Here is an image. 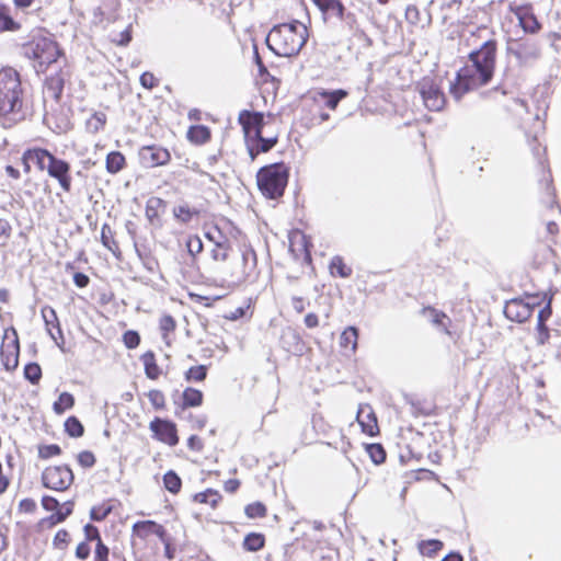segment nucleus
<instances>
[{
	"mask_svg": "<svg viewBox=\"0 0 561 561\" xmlns=\"http://www.w3.org/2000/svg\"><path fill=\"white\" fill-rule=\"evenodd\" d=\"M126 159L119 151H111L106 156L105 168L111 174H116L124 169Z\"/></svg>",
	"mask_w": 561,
	"mask_h": 561,
	"instance_id": "obj_24",
	"label": "nucleus"
},
{
	"mask_svg": "<svg viewBox=\"0 0 561 561\" xmlns=\"http://www.w3.org/2000/svg\"><path fill=\"white\" fill-rule=\"evenodd\" d=\"M111 511V506L92 507L90 511V517L92 520L101 522L110 515Z\"/></svg>",
	"mask_w": 561,
	"mask_h": 561,
	"instance_id": "obj_49",
	"label": "nucleus"
},
{
	"mask_svg": "<svg viewBox=\"0 0 561 561\" xmlns=\"http://www.w3.org/2000/svg\"><path fill=\"white\" fill-rule=\"evenodd\" d=\"M289 250L294 257L298 261L305 262L307 265L312 267V255L311 248L312 241L301 231H296L290 236Z\"/></svg>",
	"mask_w": 561,
	"mask_h": 561,
	"instance_id": "obj_11",
	"label": "nucleus"
},
{
	"mask_svg": "<svg viewBox=\"0 0 561 561\" xmlns=\"http://www.w3.org/2000/svg\"><path fill=\"white\" fill-rule=\"evenodd\" d=\"M133 529L134 533L140 538H146L150 534H154L160 538H162L164 535V528L153 520L137 522L134 524Z\"/></svg>",
	"mask_w": 561,
	"mask_h": 561,
	"instance_id": "obj_22",
	"label": "nucleus"
},
{
	"mask_svg": "<svg viewBox=\"0 0 561 561\" xmlns=\"http://www.w3.org/2000/svg\"><path fill=\"white\" fill-rule=\"evenodd\" d=\"M173 214L175 218L186 224L191 221L194 213L187 206L180 205L173 209Z\"/></svg>",
	"mask_w": 561,
	"mask_h": 561,
	"instance_id": "obj_47",
	"label": "nucleus"
},
{
	"mask_svg": "<svg viewBox=\"0 0 561 561\" xmlns=\"http://www.w3.org/2000/svg\"><path fill=\"white\" fill-rule=\"evenodd\" d=\"M366 450L374 463L380 465L386 460V451L380 444H369Z\"/></svg>",
	"mask_w": 561,
	"mask_h": 561,
	"instance_id": "obj_39",
	"label": "nucleus"
},
{
	"mask_svg": "<svg viewBox=\"0 0 561 561\" xmlns=\"http://www.w3.org/2000/svg\"><path fill=\"white\" fill-rule=\"evenodd\" d=\"M533 312L534 306L517 298L507 301L504 307L505 317L511 321L519 323L528 320Z\"/></svg>",
	"mask_w": 561,
	"mask_h": 561,
	"instance_id": "obj_15",
	"label": "nucleus"
},
{
	"mask_svg": "<svg viewBox=\"0 0 561 561\" xmlns=\"http://www.w3.org/2000/svg\"><path fill=\"white\" fill-rule=\"evenodd\" d=\"M21 25L10 16V9L0 4V33L4 31H18Z\"/></svg>",
	"mask_w": 561,
	"mask_h": 561,
	"instance_id": "obj_28",
	"label": "nucleus"
},
{
	"mask_svg": "<svg viewBox=\"0 0 561 561\" xmlns=\"http://www.w3.org/2000/svg\"><path fill=\"white\" fill-rule=\"evenodd\" d=\"M307 37L306 25L299 21H293L274 26L266 37V44L277 56L290 57L300 51Z\"/></svg>",
	"mask_w": 561,
	"mask_h": 561,
	"instance_id": "obj_3",
	"label": "nucleus"
},
{
	"mask_svg": "<svg viewBox=\"0 0 561 561\" xmlns=\"http://www.w3.org/2000/svg\"><path fill=\"white\" fill-rule=\"evenodd\" d=\"M194 500L199 503L209 504L213 508L217 506L218 502L221 500V495L218 491L213 489H208L204 492L196 493L194 495Z\"/></svg>",
	"mask_w": 561,
	"mask_h": 561,
	"instance_id": "obj_33",
	"label": "nucleus"
},
{
	"mask_svg": "<svg viewBox=\"0 0 561 561\" xmlns=\"http://www.w3.org/2000/svg\"><path fill=\"white\" fill-rule=\"evenodd\" d=\"M123 342L127 348H136L140 343V335L137 331L128 330L123 334Z\"/></svg>",
	"mask_w": 561,
	"mask_h": 561,
	"instance_id": "obj_45",
	"label": "nucleus"
},
{
	"mask_svg": "<svg viewBox=\"0 0 561 561\" xmlns=\"http://www.w3.org/2000/svg\"><path fill=\"white\" fill-rule=\"evenodd\" d=\"M141 359H142V363L145 366L146 376L149 379H153V380L157 379L160 375V368L156 363V357H154L153 352L148 351L147 353H145L141 356Z\"/></svg>",
	"mask_w": 561,
	"mask_h": 561,
	"instance_id": "obj_27",
	"label": "nucleus"
},
{
	"mask_svg": "<svg viewBox=\"0 0 561 561\" xmlns=\"http://www.w3.org/2000/svg\"><path fill=\"white\" fill-rule=\"evenodd\" d=\"M140 84L145 89L152 90L154 87H157L158 80L153 73L146 71L140 76Z\"/></svg>",
	"mask_w": 561,
	"mask_h": 561,
	"instance_id": "obj_57",
	"label": "nucleus"
},
{
	"mask_svg": "<svg viewBox=\"0 0 561 561\" xmlns=\"http://www.w3.org/2000/svg\"><path fill=\"white\" fill-rule=\"evenodd\" d=\"M84 535L88 541L103 542L99 529L91 524L84 526Z\"/></svg>",
	"mask_w": 561,
	"mask_h": 561,
	"instance_id": "obj_56",
	"label": "nucleus"
},
{
	"mask_svg": "<svg viewBox=\"0 0 561 561\" xmlns=\"http://www.w3.org/2000/svg\"><path fill=\"white\" fill-rule=\"evenodd\" d=\"M318 10L322 13L324 23L336 19L343 20L345 7L341 0H318Z\"/></svg>",
	"mask_w": 561,
	"mask_h": 561,
	"instance_id": "obj_16",
	"label": "nucleus"
},
{
	"mask_svg": "<svg viewBox=\"0 0 561 561\" xmlns=\"http://www.w3.org/2000/svg\"><path fill=\"white\" fill-rule=\"evenodd\" d=\"M497 43L495 39L484 42L480 48L469 54L472 65L462 67L450 83V94L459 101L469 91L486 85L493 78L496 61Z\"/></svg>",
	"mask_w": 561,
	"mask_h": 561,
	"instance_id": "obj_1",
	"label": "nucleus"
},
{
	"mask_svg": "<svg viewBox=\"0 0 561 561\" xmlns=\"http://www.w3.org/2000/svg\"><path fill=\"white\" fill-rule=\"evenodd\" d=\"M206 375L207 367L205 365L193 366L186 371L185 379L187 381H203L206 378Z\"/></svg>",
	"mask_w": 561,
	"mask_h": 561,
	"instance_id": "obj_43",
	"label": "nucleus"
},
{
	"mask_svg": "<svg viewBox=\"0 0 561 561\" xmlns=\"http://www.w3.org/2000/svg\"><path fill=\"white\" fill-rule=\"evenodd\" d=\"M175 320L173 319V317L169 316V314H165L163 316L161 319H160V323H159V327H160V330L163 334V337H165V335L169 333V332H172L175 330Z\"/></svg>",
	"mask_w": 561,
	"mask_h": 561,
	"instance_id": "obj_50",
	"label": "nucleus"
},
{
	"mask_svg": "<svg viewBox=\"0 0 561 561\" xmlns=\"http://www.w3.org/2000/svg\"><path fill=\"white\" fill-rule=\"evenodd\" d=\"M186 249L190 255L194 259L203 251V242L198 236H190L186 240Z\"/></svg>",
	"mask_w": 561,
	"mask_h": 561,
	"instance_id": "obj_44",
	"label": "nucleus"
},
{
	"mask_svg": "<svg viewBox=\"0 0 561 561\" xmlns=\"http://www.w3.org/2000/svg\"><path fill=\"white\" fill-rule=\"evenodd\" d=\"M49 157H54V154L43 148L26 150V161H32V163H34L41 171H47Z\"/></svg>",
	"mask_w": 561,
	"mask_h": 561,
	"instance_id": "obj_23",
	"label": "nucleus"
},
{
	"mask_svg": "<svg viewBox=\"0 0 561 561\" xmlns=\"http://www.w3.org/2000/svg\"><path fill=\"white\" fill-rule=\"evenodd\" d=\"M251 137H252L251 131H248V130L244 131V138H245L248 153L250 156L251 161H254L256 159V157L259 156V153H262V152L259 151L257 146L254 144V141L252 140Z\"/></svg>",
	"mask_w": 561,
	"mask_h": 561,
	"instance_id": "obj_51",
	"label": "nucleus"
},
{
	"mask_svg": "<svg viewBox=\"0 0 561 561\" xmlns=\"http://www.w3.org/2000/svg\"><path fill=\"white\" fill-rule=\"evenodd\" d=\"M443 546V542L438 539L422 540L419 543V551L423 556L434 557Z\"/></svg>",
	"mask_w": 561,
	"mask_h": 561,
	"instance_id": "obj_32",
	"label": "nucleus"
},
{
	"mask_svg": "<svg viewBox=\"0 0 561 561\" xmlns=\"http://www.w3.org/2000/svg\"><path fill=\"white\" fill-rule=\"evenodd\" d=\"M507 55L514 56L520 67L529 66L540 57L539 45L535 41H511L506 47Z\"/></svg>",
	"mask_w": 561,
	"mask_h": 561,
	"instance_id": "obj_7",
	"label": "nucleus"
},
{
	"mask_svg": "<svg viewBox=\"0 0 561 561\" xmlns=\"http://www.w3.org/2000/svg\"><path fill=\"white\" fill-rule=\"evenodd\" d=\"M136 252L139 256V259L141 260L144 266L149 271V272H153L156 266L158 265V262L151 257L150 255L148 254H142L138 249H136Z\"/></svg>",
	"mask_w": 561,
	"mask_h": 561,
	"instance_id": "obj_60",
	"label": "nucleus"
},
{
	"mask_svg": "<svg viewBox=\"0 0 561 561\" xmlns=\"http://www.w3.org/2000/svg\"><path fill=\"white\" fill-rule=\"evenodd\" d=\"M257 265L256 254L252 249H244L237 268L231 273V283L240 285L254 275Z\"/></svg>",
	"mask_w": 561,
	"mask_h": 561,
	"instance_id": "obj_9",
	"label": "nucleus"
},
{
	"mask_svg": "<svg viewBox=\"0 0 561 561\" xmlns=\"http://www.w3.org/2000/svg\"><path fill=\"white\" fill-rule=\"evenodd\" d=\"M65 431L71 437H81L84 427L76 416H69L65 422Z\"/></svg>",
	"mask_w": 561,
	"mask_h": 561,
	"instance_id": "obj_35",
	"label": "nucleus"
},
{
	"mask_svg": "<svg viewBox=\"0 0 561 561\" xmlns=\"http://www.w3.org/2000/svg\"><path fill=\"white\" fill-rule=\"evenodd\" d=\"M239 123L243 131H251V138L257 146L259 151L267 152L276 144L277 137H263L264 116L259 112L242 111L239 114Z\"/></svg>",
	"mask_w": 561,
	"mask_h": 561,
	"instance_id": "obj_5",
	"label": "nucleus"
},
{
	"mask_svg": "<svg viewBox=\"0 0 561 561\" xmlns=\"http://www.w3.org/2000/svg\"><path fill=\"white\" fill-rule=\"evenodd\" d=\"M47 173L50 178L58 181L60 187L65 192L71 191V175H70V164L57 158L56 156L49 157V163H47Z\"/></svg>",
	"mask_w": 561,
	"mask_h": 561,
	"instance_id": "obj_12",
	"label": "nucleus"
},
{
	"mask_svg": "<svg viewBox=\"0 0 561 561\" xmlns=\"http://www.w3.org/2000/svg\"><path fill=\"white\" fill-rule=\"evenodd\" d=\"M69 542V533L65 529L57 531L54 538V546L58 549H65Z\"/></svg>",
	"mask_w": 561,
	"mask_h": 561,
	"instance_id": "obj_55",
	"label": "nucleus"
},
{
	"mask_svg": "<svg viewBox=\"0 0 561 561\" xmlns=\"http://www.w3.org/2000/svg\"><path fill=\"white\" fill-rule=\"evenodd\" d=\"M101 242L110 251L114 252L117 249V244L113 237V231L110 225L104 224L101 229Z\"/></svg>",
	"mask_w": 561,
	"mask_h": 561,
	"instance_id": "obj_40",
	"label": "nucleus"
},
{
	"mask_svg": "<svg viewBox=\"0 0 561 561\" xmlns=\"http://www.w3.org/2000/svg\"><path fill=\"white\" fill-rule=\"evenodd\" d=\"M61 453V448L56 444L45 445L39 447L38 456L43 459H48L50 457L57 456Z\"/></svg>",
	"mask_w": 561,
	"mask_h": 561,
	"instance_id": "obj_46",
	"label": "nucleus"
},
{
	"mask_svg": "<svg viewBox=\"0 0 561 561\" xmlns=\"http://www.w3.org/2000/svg\"><path fill=\"white\" fill-rule=\"evenodd\" d=\"M187 137L195 144H204L210 138V133L207 127L197 125L188 129Z\"/></svg>",
	"mask_w": 561,
	"mask_h": 561,
	"instance_id": "obj_31",
	"label": "nucleus"
},
{
	"mask_svg": "<svg viewBox=\"0 0 561 561\" xmlns=\"http://www.w3.org/2000/svg\"><path fill=\"white\" fill-rule=\"evenodd\" d=\"M552 310L550 306V301L538 312L537 323H546V321L551 317Z\"/></svg>",
	"mask_w": 561,
	"mask_h": 561,
	"instance_id": "obj_63",
	"label": "nucleus"
},
{
	"mask_svg": "<svg viewBox=\"0 0 561 561\" xmlns=\"http://www.w3.org/2000/svg\"><path fill=\"white\" fill-rule=\"evenodd\" d=\"M66 75L62 71L50 75L45 81V93L55 101H59L62 94Z\"/></svg>",
	"mask_w": 561,
	"mask_h": 561,
	"instance_id": "obj_20",
	"label": "nucleus"
},
{
	"mask_svg": "<svg viewBox=\"0 0 561 561\" xmlns=\"http://www.w3.org/2000/svg\"><path fill=\"white\" fill-rule=\"evenodd\" d=\"M20 508L25 513H33L36 510V503L32 499H23L20 502Z\"/></svg>",
	"mask_w": 561,
	"mask_h": 561,
	"instance_id": "obj_64",
	"label": "nucleus"
},
{
	"mask_svg": "<svg viewBox=\"0 0 561 561\" xmlns=\"http://www.w3.org/2000/svg\"><path fill=\"white\" fill-rule=\"evenodd\" d=\"M288 168L283 163L262 167L256 174L260 192L270 199L283 196L288 182Z\"/></svg>",
	"mask_w": 561,
	"mask_h": 561,
	"instance_id": "obj_4",
	"label": "nucleus"
},
{
	"mask_svg": "<svg viewBox=\"0 0 561 561\" xmlns=\"http://www.w3.org/2000/svg\"><path fill=\"white\" fill-rule=\"evenodd\" d=\"M75 404V398L69 392L59 394L58 400L54 403L53 409L56 414H62L67 409H71Z\"/></svg>",
	"mask_w": 561,
	"mask_h": 561,
	"instance_id": "obj_34",
	"label": "nucleus"
},
{
	"mask_svg": "<svg viewBox=\"0 0 561 561\" xmlns=\"http://www.w3.org/2000/svg\"><path fill=\"white\" fill-rule=\"evenodd\" d=\"M330 274L332 276H339L342 278H347L352 275V267L347 266L343 257L340 255H335L331 259V262L329 264Z\"/></svg>",
	"mask_w": 561,
	"mask_h": 561,
	"instance_id": "obj_26",
	"label": "nucleus"
},
{
	"mask_svg": "<svg viewBox=\"0 0 561 561\" xmlns=\"http://www.w3.org/2000/svg\"><path fill=\"white\" fill-rule=\"evenodd\" d=\"M230 245L228 241L216 242L215 248L211 250V257L215 261H226L229 256Z\"/></svg>",
	"mask_w": 561,
	"mask_h": 561,
	"instance_id": "obj_41",
	"label": "nucleus"
},
{
	"mask_svg": "<svg viewBox=\"0 0 561 561\" xmlns=\"http://www.w3.org/2000/svg\"><path fill=\"white\" fill-rule=\"evenodd\" d=\"M405 20L412 24L416 25L420 22V11L415 5H409L405 10Z\"/></svg>",
	"mask_w": 561,
	"mask_h": 561,
	"instance_id": "obj_58",
	"label": "nucleus"
},
{
	"mask_svg": "<svg viewBox=\"0 0 561 561\" xmlns=\"http://www.w3.org/2000/svg\"><path fill=\"white\" fill-rule=\"evenodd\" d=\"M25 55L37 61V71H45L49 65L57 61L60 49L56 42L43 37L30 43L25 47Z\"/></svg>",
	"mask_w": 561,
	"mask_h": 561,
	"instance_id": "obj_6",
	"label": "nucleus"
},
{
	"mask_svg": "<svg viewBox=\"0 0 561 561\" xmlns=\"http://www.w3.org/2000/svg\"><path fill=\"white\" fill-rule=\"evenodd\" d=\"M24 377L31 383L36 385L42 378V368L37 363H28L24 367Z\"/></svg>",
	"mask_w": 561,
	"mask_h": 561,
	"instance_id": "obj_38",
	"label": "nucleus"
},
{
	"mask_svg": "<svg viewBox=\"0 0 561 561\" xmlns=\"http://www.w3.org/2000/svg\"><path fill=\"white\" fill-rule=\"evenodd\" d=\"M244 513L249 518L264 517L266 515V506L262 502H254L245 506Z\"/></svg>",
	"mask_w": 561,
	"mask_h": 561,
	"instance_id": "obj_42",
	"label": "nucleus"
},
{
	"mask_svg": "<svg viewBox=\"0 0 561 561\" xmlns=\"http://www.w3.org/2000/svg\"><path fill=\"white\" fill-rule=\"evenodd\" d=\"M358 330L355 327L346 328L340 335V346L344 355L350 356L357 348Z\"/></svg>",
	"mask_w": 561,
	"mask_h": 561,
	"instance_id": "obj_21",
	"label": "nucleus"
},
{
	"mask_svg": "<svg viewBox=\"0 0 561 561\" xmlns=\"http://www.w3.org/2000/svg\"><path fill=\"white\" fill-rule=\"evenodd\" d=\"M78 462L83 468H91L95 463V457L91 451L84 450L78 455Z\"/></svg>",
	"mask_w": 561,
	"mask_h": 561,
	"instance_id": "obj_54",
	"label": "nucleus"
},
{
	"mask_svg": "<svg viewBox=\"0 0 561 561\" xmlns=\"http://www.w3.org/2000/svg\"><path fill=\"white\" fill-rule=\"evenodd\" d=\"M357 422L362 431L370 436L375 435L378 430L377 419L370 405H360L357 411Z\"/></svg>",
	"mask_w": 561,
	"mask_h": 561,
	"instance_id": "obj_17",
	"label": "nucleus"
},
{
	"mask_svg": "<svg viewBox=\"0 0 561 561\" xmlns=\"http://www.w3.org/2000/svg\"><path fill=\"white\" fill-rule=\"evenodd\" d=\"M106 124V114L103 112H95L87 122L88 129L96 134L104 128Z\"/></svg>",
	"mask_w": 561,
	"mask_h": 561,
	"instance_id": "obj_37",
	"label": "nucleus"
},
{
	"mask_svg": "<svg viewBox=\"0 0 561 561\" xmlns=\"http://www.w3.org/2000/svg\"><path fill=\"white\" fill-rule=\"evenodd\" d=\"M170 159L169 150L158 145L144 146L139 149L140 163L146 168L165 165Z\"/></svg>",
	"mask_w": 561,
	"mask_h": 561,
	"instance_id": "obj_10",
	"label": "nucleus"
},
{
	"mask_svg": "<svg viewBox=\"0 0 561 561\" xmlns=\"http://www.w3.org/2000/svg\"><path fill=\"white\" fill-rule=\"evenodd\" d=\"M149 427L153 432L154 436L162 443L170 446H175L179 443L174 423L156 417L150 422Z\"/></svg>",
	"mask_w": 561,
	"mask_h": 561,
	"instance_id": "obj_14",
	"label": "nucleus"
},
{
	"mask_svg": "<svg viewBox=\"0 0 561 561\" xmlns=\"http://www.w3.org/2000/svg\"><path fill=\"white\" fill-rule=\"evenodd\" d=\"M522 27L529 33H535L539 30L540 25L534 16L520 18Z\"/></svg>",
	"mask_w": 561,
	"mask_h": 561,
	"instance_id": "obj_53",
	"label": "nucleus"
},
{
	"mask_svg": "<svg viewBox=\"0 0 561 561\" xmlns=\"http://www.w3.org/2000/svg\"><path fill=\"white\" fill-rule=\"evenodd\" d=\"M183 408L199 407L203 402L202 391L194 388H186L182 394Z\"/></svg>",
	"mask_w": 561,
	"mask_h": 561,
	"instance_id": "obj_30",
	"label": "nucleus"
},
{
	"mask_svg": "<svg viewBox=\"0 0 561 561\" xmlns=\"http://www.w3.org/2000/svg\"><path fill=\"white\" fill-rule=\"evenodd\" d=\"M41 313H42L43 320L45 322L47 333L56 342V344L58 346H60V343L58 342V337L53 332V328L58 330V336L61 340V343L65 342L64 334H62L60 323H59V320H58L55 309L49 306H45L42 308Z\"/></svg>",
	"mask_w": 561,
	"mask_h": 561,
	"instance_id": "obj_18",
	"label": "nucleus"
},
{
	"mask_svg": "<svg viewBox=\"0 0 561 561\" xmlns=\"http://www.w3.org/2000/svg\"><path fill=\"white\" fill-rule=\"evenodd\" d=\"M163 483L165 489L173 494H176L181 490L182 485L181 478L172 470L164 474Z\"/></svg>",
	"mask_w": 561,
	"mask_h": 561,
	"instance_id": "obj_36",
	"label": "nucleus"
},
{
	"mask_svg": "<svg viewBox=\"0 0 561 561\" xmlns=\"http://www.w3.org/2000/svg\"><path fill=\"white\" fill-rule=\"evenodd\" d=\"M420 94L424 105L430 111H440L445 105V95L432 81H423L420 85Z\"/></svg>",
	"mask_w": 561,
	"mask_h": 561,
	"instance_id": "obj_13",
	"label": "nucleus"
},
{
	"mask_svg": "<svg viewBox=\"0 0 561 561\" xmlns=\"http://www.w3.org/2000/svg\"><path fill=\"white\" fill-rule=\"evenodd\" d=\"M42 482L45 488L65 491L72 484L73 473L68 466L47 467L42 473Z\"/></svg>",
	"mask_w": 561,
	"mask_h": 561,
	"instance_id": "obj_8",
	"label": "nucleus"
},
{
	"mask_svg": "<svg viewBox=\"0 0 561 561\" xmlns=\"http://www.w3.org/2000/svg\"><path fill=\"white\" fill-rule=\"evenodd\" d=\"M318 94L324 100L325 106H328L330 110H335L340 101L345 99L348 93L347 91L343 89H337L334 91H318Z\"/></svg>",
	"mask_w": 561,
	"mask_h": 561,
	"instance_id": "obj_25",
	"label": "nucleus"
},
{
	"mask_svg": "<svg viewBox=\"0 0 561 561\" xmlns=\"http://www.w3.org/2000/svg\"><path fill=\"white\" fill-rule=\"evenodd\" d=\"M265 538L264 535L259 533H250L243 540V548L247 551L255 552L264 547Z\"/></svg>",
	"mask_w": 561,
	"mask_h": 561,
	"instance_id": "obj_29",
	"label": "nucleus"
},
{
	"mask_svg": "<svg viewBox=\"0 0 561 561\" xmlns=\"http://www.w3.org/2000/svg\"><path fill=\"white\" fill-rule=\"evenodd\" d=\"M148 399L154 409H162L165 404L164 394L160 390H150Z\"/></svg>",
	"mask_w": 561,
	"mask_h": 561,
	"instance_id": "obj_48",
	"label": "nucleus"
},
{
	"mask_svg": "<svg viewBox=\"0 0 561 561\" xmlns=\"http://www.w3.org/2000/svg\"><path fill=\"white\" fill-rule=\"evenodd\" d=\"M25 115L20 73L11 67L3 68L0 70V116L18 122Z\"/></svg>",
	"mask_w": 561,
	"mask_h": 561,
	"instance_id": "obj_2",
	"label": "nucleus"
},
{
	"mask_svg": "<svg viewBox=\"0 0 561 561\" xmlns=\"http://www.w3.org/2000/svg\"><path fill=\"white\" fill-rule=\"evenodd\" d=\"M11 335L12 345H8L7 351H1L2 364L8 371L14 370L19 364V339L14 329H11Z\"/></svg>",
	"mask_w": 561,
	"mask_h": 561,
	"instance_id": "obj_19",
	"label": "nucleus"
},
{
	"mask_svg": "<svg viewBox=\"0 0 561 561\" xmlns=\"http://www.w3.org/2000/svg\"><path fill=\"white\" fill-rule=\"evenodd\" d=\"M59 505V501L53 496L45 495L42 497V506L48 512L57 511Z\"/></svg>",
	"mask_w": 561,
	"mask_h": 561,
	"instance_id": "obj_61",
	"label": "nucleus"
},
{
	"mask_svg": "<svg viewBox=\"0 0 561 561\" xmlns=\"http://www.w3.org/2000/svg\"><path fill=\"white\" fill-rule=\"evenodd\" d=\"M110 549L104 542H98L94 550V561H108Z\"/></svg>",
	"mask_w": 561,
	"mask_h": 561,
	"instance_id": "obj_52",
	"label": "nucleus"
},
{
	"mask_svg": "<svg viewBox=\"0 0 561 561\" xmlns=\"http://www.w3.org/2000/svg\"><path fill=\"white\" fill-rule=\"evenodd\" d=\"M549 339V329L546 323H537V343L543 345Z\"/></svg>",
	"mask_w": 561,
	"mask_h": 561,
	"instance_id": "obj_59",
	"label": "nucleus"
},
{
	"mask_svg": "<svg viewBox=\"0 0 561 561\" xmlns=\"http://www.w3.org/2000/svg\"><path fill=\"white\" fill-rule=\"evenodd\" d=\"M90 552H91V549H90V546L88 545V542L85 541H82L80 542L77 548H76V557L79 559V560H85L89 558L90 556Z\"/></svg>",
	"mask_w": 561,
	"mask_h": 561,
	"instance_id": "obj_62",
	"label": "nucleus"
}]
</instances>
